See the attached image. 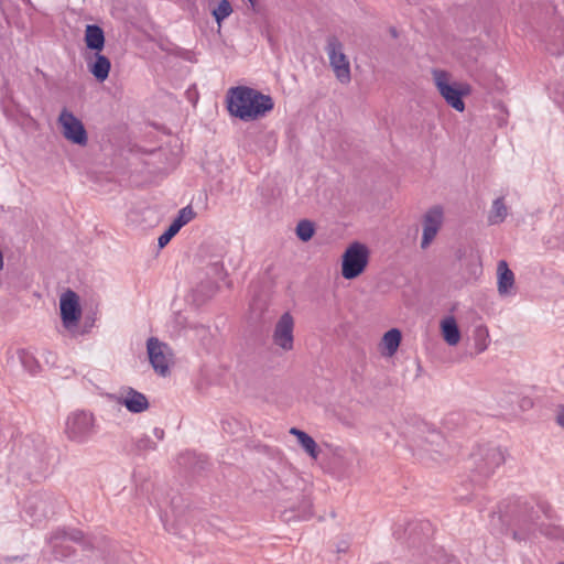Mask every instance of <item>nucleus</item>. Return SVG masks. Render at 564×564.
Segmentation results:
<instances>
[{
	"label": "nucleus",
	"instance_id": "f03ea898",
	"mask_svg": "<svg viewBox=\"0 0 564 564\" xmlns=\"http://www.w3.org/2000/svg\"><path fill=\"white\" fill-rule=\"evenodd\" d=\"M47 443L43 437L32 438L25 436L21 444H14L11 454L7 459V469L9 474H19L44 459Z\"/></svg>",
	"mask_w": 564,
	"mask_h": 564
},
{
	"label": "nucleus",
	"instance_id": "473e14b6",
	"mask_svg": "<svg viewBox=\"0 0 564 564\" xmlns=\"http://www.w3.org/2000/svg\"><path fill=\"white\" fill-rule=\"evenodd\" d=\"M533 400L530 397H522L519 399V408L522 411H528L533 406Z\"/></svg>",
	"mask_w": 564,
	"mask_h": 564
},
{
	"label": "nucleus",
	"instance_id": "a19ab883",
	"mask_svg": "<svg viewBox=\"0 0 564 564\" xmlns=\"http://www.w3.org/2000/svg\"><path fill=\"white\" fill-rule=\"evenodd\" d=\"M391 32H392V35L395 37V36H397V32H395V30H394V29H392V31H391Z\"/></svg>",
	"mask_w": 564,
	"mask_h": 564
},
{
	"label": "nucleus",
	"instance_id": "f704fd0d",
	"mask_svg": "<svg viewBox=\"0 0 564 564\" xmlns=\"http://www.w3.org/2000/svg\"><path fill=\"white\" fill-rule=\"evenodd\" d=\"M153 434L154 436L159 440V441H162L164 438V430L161 429V427H154L153 430Z\"/></svg>",
	"mask_w": 564,
	"mask_h": 564
},
{
	"label": "nucleus",
	"instance_id": "cd10ccee",
	"mask_svg": "<svg viewBox=\"0 0 564 564\" xmlns=\"http://www.w3.org/2000/svg\"><path fill=\"white\" fill-rule=\"evenodd\" d=\"M55 538H62L64 540H69L79 544H84L85 536L83 531L77 529H69V530H58L55 534Z\"/></svg>",
	"mask_w": 564,
	"mask_h": 564
},
{
	"label": "nucleus",
	"instance_id": "c9c22d12",
	"mask_svg": "<svg viewBox=\"0 0 564 564\" xmlns=\"http://www.w3.org/2000/svg\"><path fill=\"white\" fill-rule=\"evenodd\" d=\"M557 422L561 426L564 427V405L560 408L558 414H557Z\"/></svg>",
	"mask_w": 564,
	"mask_h": 564
},
{
	"label": "nucleus",
	"instance_id": "393cba45",
	"mask_svg": "<svg viewBox=\"0 0 564 564\" xmlns=\"http://www.w3.org/2000/svg\"><path fill=\"white\" fill-rule=\"evenodd\" d=\"M195 217V212L192 206H185L178 210L177 216L172 221V225L176 227L178 230L188 224Z\"/></svg>",
	"mask_w": 564,
	"mask_h": 564
},
{
	"label": "nucleus",
	"instance_id": "a878e982",
	"mask_svg": "<svg viewBox=\"0 0 564 564\" xmlns=\"http://www.w3.org/2000/svg\"><path fill=\"white\" fill-rule=\"evenodd\" d=\"M232 13V7L229 0H221L213 10V15L220 26L221 22Z\"/></svg>",
	"mask_w": 564,
	"mask_h": 564
},
{
	"label": "nucleus",
	"instance_id": "72a5a7b5",
	"mask_svg": "<svg viewBox=\"0 0 564 564\" xmlns=\"http://www.w3.org/2000/svg\"><path fill=\"white\" fill-rule=\"evenodd\" d=\"M10 434V430L3 431V426L0 423V451L7 445V437Z\"/></svg>",
	"mask_w": 564,
	"mask_h": 564
},
{
	"label": "nucleus",
	"instance_id": "39448f33",
	"mask_svg": "<svg viewBox=\"0 0 564 564\" xmlns=\"http://www.w3.org/2000/svg\"><path fill=\"white\" fill-rule=\"evenodd\" d=\"M369 262V250L360 242H352L343 254L341 275L346 280L359 276Z\"/></svg>",
	"mask_w": 564,
	"mask_h": 564
},
{
	"label": "nucleus",
	"instance_id": "ddd939ff",
	"mask_svg": "<svg viewBox=\"0 0 564 564\" xmlns=\"http://www.w3.org/2000/svg\"><path fill=\"white\" fill-rule=\"evenodd\" d=\"M118 403L124 405L131 413H141L149 409L147 397L133 388H128L126 394L118 399Z\"/></svg>",
	"mask_w": 564,
	"mask_h": 564
},
{
	"label": "nucleus",
	"instance_id": "a211bd4d",
	"mask_svg": "<svg viewBox=\"0 0 564 564\" xmlns=\"http://www.w3.org/2000/svg\"><path fill=\"white\" fill-rule=\"evenodd\" d=\"M498 270V292L500 295H506L514 284V274L509 269L505 260H500L497 265Z\"/></svg>",
	"mask_w": 564,
	"mask_h": 564
},
{
	"label": "nucleus",
	"instance_id": "c756f323",
	"mask_svg": "<svg viewBox=\"0 0 564 564\" xmlns=\"http://www.w3.org/2000/svg\"><path fill=\"white\" fill-rule=\"evenodd\" d=\"M156 448L155 442L149 435H142L134 442V449L138 454H143Z\"/></svg>",
	"mask_w": 564,
	"mask_h": 564
},
{
	"label": "nucleus",
	"instance_id": "20e7f679",
	"mask_svg": "<svg viewBox=\"0 0 564 564\" xmlns=\"http://www.w3.org/2000/svg\"><path fill=\"white\" fill-rule=\"evenodd\" d=\"M95 415L86 410H76L65 421L66 437L74 443L85 444L97 433Z\"/></svg>",
	"mask_w": 564,
	"mask_h": 564
},
{
	"label": "nucleus",
	"instance_id": "6e6552de",
	"mask_svg": "<svg viewBox=\"0 0 564 564\" xmlns=\"http://www.w3.org/2000/svg\"><path fill=\"white\" fill-rule=\"evenodd\" d=\"M58 123L66 140L82 147L87 144V131L83 122L72 111L63 109L58 116Z\"/></svg>",
	"mask_w": 564,
	"mask_h": 564
},
{
	"label": "nucleus",
	"instance_id": "f8f14e48",
	"mask_svg": "<svg viewBox=\"0 0 564 564\" xmlns=\"http://www.w3.org/2000/svg\"><path fill=\"white\" fill-rule=\"evenodd\" d=\"M61 316L66 328H70L77 324L80 317V307L78 296L74 291H66L59 301Z\"/></svg>",
	"mask_w": 564,
	"mask_h": 564
},
{
	"label": "nucleus",
	"instance_id": "0eeeda50",
	"mask_svg": "<svg viewBox=\"0 0 564 564\" xmlns=\"http://www.w3.org/2000/svg\"><path fill=\"white\" fill-rule=\"evenodd\" d=\"M326 52L336 78L343 84L349 83L351 78L350 65L344 53V46L336 36L328 37Z\"/></svg>",
	"mask_w": 564,
	"mask_h": 564
},
{
	"label": "nucleus",
	"instance_id": "bb28decb",
	"mask_svg": "<svg viewBox=\"0 0 564 564\" xmlns=\"http://www.w3.org/2000/svg\"><path fill=\"white\" fill-rule=\"evenodd\" d=\"M314 231L315 229L313 223L306 219L299 221L296 226V235L299 239L304 242L308 241L313 237Z\"/></svg>",
	"mask_w": 564,
	"mask_h": 564
},
{
	"label": "nucleus",
	"instance_id": "79ce46f5",
	"mask_svg": "<svg viewBox=\"0 0 564 564\" xmlns=\"http://www.w3.org/2000/svg\"><path fill=\"white\" fill-rule=\"evenodd\" d=\"M560 564H564V562H563V563H560Z\"/></svg>",
	"mask_w": 564,
	"mask_h": 564
},
{
	"label": "nucleus",
	"instance_id": "423d86ee",
	"mask_svg": "<svg viewBox=\"0 0 564 564\" xmlns=\"http://www.w3.org/2000/svg\"><path fill=\"white\" fill-rule=\"evenodd\" d=\"M435 86L445 101L455 110L462 112L465 109L463 96L466 91L459 89L456 84L449 83V74L442 69H433Z\"/></svg>",
	"mask_w": 564,
	"mask_h": 564
},
{
	"label": "nucleus",
	"instance_id": "9b49d317",
	"mask_svg": "<svg viewBox=\"0 0 564 564\" xmlns=\"http://www.w3.org/2000/svg\"><path fill=\"white\" fill-rule=\"evenodd\" d=\"M443 208L441 206H434L430 208L423 217V235L421 247L424 249L436 237L442 224H443Z\"/></svg>",
	"mask_w": 564,
	"mask_h": 564
},
{
	"label": "nucleus",
	"instance_id": "4c0bfd02",
	"mask_svg": "<svg viewBox=\"0 0 564 564\" xmlns=\"http://www.w3.org/2000/svg\"><path fill=\"white\" fill-rule=\"evenodd\" d=\"M248 2L250 3L251 8L256 10L257 0H248Z\"/></svg>",
	"mask_w": 564,
	"mask_h": 564
},
{
	"label": "nucleus",
	"instance_id": "f3484780",
	"mask_svg": "<svg viewBox=\"0 0 564 564\" xmlns=\"http://www.w3.org/2000/svg\"><path fill=\"white\" fill-rule=\"evenodd\" d=\"M312 516V502L310 499L303 498L300 505L294 508L291 507L289 509L283 510L282 518L284 521L290 522L293 520H307Z\"/></svg>",
	"mask_w": 564,
	"mask_h": 564
},
{
	"label": "nucleus",
	"instance_id": "2f4dec72",
	"mask_svg": "<svg viewBox=\"0 0 564 564\" xmlns=\"http://www.w3.org/2000/svg\"><path fill=\"white\" fill-rule=\"evenodd\" d=\"M486 337L487 335L482 330L477 332L476 345L478 351H484L487 348Z\"/></svg>",
	"mask_w": 564,
	"mask_h": 564
},
{
	"label": "nucleus",
	"instance_id": "4be33fe9",
	"mask_svg": "<svg viewBox=\"0 0 564 564\" xmlns=\"http://www.w3.org/2000/svg\"><path fill=\"white\" fill-rule=\"evenodd\" d=\"M401 332L398 328H391L383 335L382 345L387 350V356L391 357L397 352L401 341Z\"/></svg>",
	"mask_w": 564,
	"mask_h": 564
},
{
	"label": "nucleus",
	"instance_id": "58836bf2",
	"mask_svg": "<svg viewBox=\"0 0 564 564\" xmlns=\"http://www.w3.org/2000/svg\"><path fill=\"white\" fill-rule=\"evenodd\" d=\"M446 564H457L455 558H447Z\"/></svg>",
	"mask_w": 564,
	"mask_h": 564
},
{
	"label": "nucleus",
	"instance_id": "6ab92c4d",
	"mask_svg": "<svg viewBox=\"0 0 564 564\" xmlns=\"http://www.w3.org/2000/svg\"><path fill=\"white\" fill-rule=\"evenodd\" d=\"M405 533H408L410 538L413 536L414 540H416V539L420 540L421 538L429 539L433 535L434 528H433V524L429 520L421 519V520L408 523V525L405 528Z\"/></svg>",
	"mask_w": 564,
	"mask_h": 564
},
{
	"label": "nucleus",
	"instance_id": "7ed1b4c3",
	"mask_svg": "<svg viewBox=\"0 0 564 564\" xmlns=\"http://www.w3.org/2000/svg\"><path fill=\"white\" fill-rule=\"evenodd\" d=\"M505 460V452L500 447L478 446L470 455L471 481L481 484L491 477Z\"/></svg>",
	"mask_w": 564,
	"mask_h": 564
},
{
	"label": "nucleus",
	"instance_id": "c85d7f7f",
	"mask_svg": "<svg viewBox=\"0 0 564 564\" xmlns=\"http://www.w3.org/2000/svg\"><path fill=\"white\" fill-rule=\"evenodd\" d=\"M303 449L313 458L317 457V445L316 442L307 433L301 434L297 440Z\"/></svg>",
	"mask_w": 564,
	"mask_h": 564
},
{
	"label": "nucleus",
	"instance_id": "9d476101",
	"mask_svg": "<svg viewBox=\"0 0 564 564\" xmlns=\"http://www.w3.org/2000/svg\"><path fill=\"white\" fill-rule=\"evenodd\" d=\"M293 329L294 319L289 312H285L275 324L272 336L273 343L283 350H291L294 341Z\"/></svg>",
	"mask_w": 564,
	"mask_h": 564
},
{
	"label": "nucleus",
	"instance_id": "1a4fd4ad",
	"mask_svg": "<svg viewBox=\"0 0 564 564\" xmlns=\"http://www.w3.org/2000/svg\"><path fill=\"white\" fill-rule=\"evenodd\" d=\"M149 360L154 371L165 377L170 370L171 350L169 346L155 337H150L147 341Z\"/></svg>",
	"mask_w": 564,
	"mask_h": 564
},
{
	"label": "nucleus",
	"instance_id": "dca6fc26",
	"mask_svg": "<svg viewBox=\"0 0 564 564\" xmlns=\"http://www.w3.org/2000/svg\"><path fill=\"white\" fill-rule=\"evenodd\" d=\"M24 510L33 522H41L48 517L47 501L41 497L30 498L25 503Z\"/></svg>",
	"mask_w": 564,
	"mask_h": 564
},
{
	"label": "nucleus",
	"instance_id": "412c9836",
	"mask_svg": "<svg viewBox=\"0 0 564 564\" xmlns=\"http://www.w3.org/2000/svg\"><path fill=\"white\" fill-rule=\"evenodd\" d=\"M508 216V207L505 197H498L492 202L491 209L488 215L489 225H499Z\"/></svg>",
	"mask_w": 564,
	"mask_h": 564
},
{
	"label": "nucleus",
	"instance_id": "7c9ffc66",
	"mask_svg": "<svg viewBox=\"0 0 564 564\" xmlns=\"http://www.w3.org/2000/svg\"><path fill=\"white\" fill-rule=\"evenodd\" d=\"M180 230L174 227L172 224L169 228L159 237L158 245L160 248L165 247L170 240Z\"/></svg>",
	"mask_w": 564,
	"mask_h": 564
},
{
	"label": "nucleus",
	"instance_id": "aec40b11",
	"mask_svg": "<svg viewBox=\"0 0 564 564\" xmlns=\"http://www.w3.org/2000/svg\"><path fill=\"white\" fill-rule=\"evenodd\" d=\"M441 330L444 340L449 346H455L459 343L460 332L458 325L453 316H448L441 322Z\"/></svg>",
	"mask_w": 564,
	"mask_h": 564
},
{
	"label": "nucleus",
	"instance_id": "4468645a",
	"mask_svg": "<svg viewBox=\"0 0 564 564\" xmlns=\"http://www.w3.org/2000/svg\"><path fill=\"white\" fill-rule=\"evenodd\" d=\"M86 61L88 70L99 83H104L109 76L111 68L110 59L102 55L101 52H97L94 53L93 57L86 58Z\"/></svg>",
	"mask_w": 564,
	"mask_h": 564
},
{
	"label": "nucleus",
	"instance_id": "e433bc0d",
	"mask_svg": "<svg viewBox=\"0 0 564 564\" xmlns=\"http://www.w3.org/2000/svg\"><path fill=\"white\" fill-rule=\"evenodd\" d=\"M290 433H291L292 435H295V436L297 437V440H299V438H300V435H301V434H304L305 432H303V431H301V430H299V429H296V427H292V429L290 430Z\"/></svg>",
	"mask_w": 564,
	"mask_h": 564
},
{
	"label": "nucleus",
	"instance_id": "b1692460",
	"mask_svg": "<svg viewBox=\"0 0 564 564\" xmlns=\"http://www.w3.org/2000/svg\"><path fill=\"white\" fill-rule=\"evenodd\" d=\"M17 356L24 370L31 375H34L39 371L40 364L32 351L25 348H20L17 350Z\"/></svg>",
	"mask_w": 564,
	"mask_h": 564
},
{
	"label": "nucleus",
	"instance_id": "2eb2a0df",
	"mask_svg": "<svg viewBox=\"0 0 564 564\" xmlns=\"http://www.w3.org/2000/svg\"><path fill=\"white\" fill-rule=\"evenodd\" d=\"M104 30L97 24H88L85 29L86 47L94 53L101 52L105 47Z\"/></svg>",
	"mask_w": 564,
	"mask_h": 564
},
{
	"label": "nucleus",
	"instance_id": "f257e3e1",
	"mask_svg": "<svg viewBox=\"0 0 564 564\" xmlns=\"http://www.w3.org/2000/svg\"><path fill=\"white\" fill-rule=\"evenodd\" d=\"M227 102L229 113L245 122L264 117L274 107L271 96L247 86L231 87Z\"/></svg>",
	"mask_w": 564,
	"mask_h": 564
},
{
	"label": "nucleus",
	"instance_id": "5701e85b",
	"mask_svg": "<svg viewBox=\"0 0 564 564\" xmlns=\"http://www.w3.org/2000/svg\"><path fill=\"white\" fill-rule=\"evenodd\" d=\"M426 447L424 448L426 452H435L437 454H443L446 447V441L443 434L438 431H430L425 438Z\"/></svg>",
	"mask_w": 564,
	"mask_h": 564
},
{
	"label": "nucleus",
	"instance_id": "ea45409f",
	"mask_svg": "<svg viewBox=\"0 0 564 564\" xmlns=\"http://www.w3.org/2000/svg\"><path fill=\"white\" fill-rule=\"evenodd\" d=\"M226 425H230V423H229L228 421H224V422H223V427H224V430H227V429H226Z\"/></svg>",
	"mask_w": 564,
	"mask_h": 564
}]
</instances>
